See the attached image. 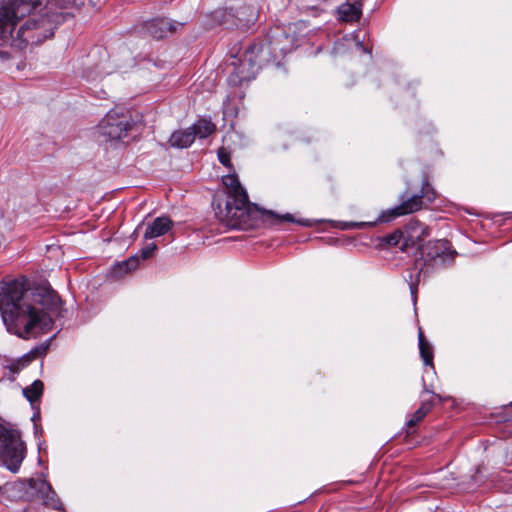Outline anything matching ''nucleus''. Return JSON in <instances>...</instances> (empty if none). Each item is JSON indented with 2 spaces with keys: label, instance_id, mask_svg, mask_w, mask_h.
I'll return each instance as SVG.
<instances>
[{
  "label": "nucleus",
  "instance_id": "nucleus-1",
  "mask_svg": "<svg viewBox=\"0 0 512 512\" xmlns=\"http://www.w3.org/2000/svg\"><path fill=\"white\" fill-rule=\"evenodd\" d=\"M62 301L49 286L26 288L13 280L0 292V313L7 330L22 338L51 330L54 318L63 316Z\"/></svg>",
  "mask_w": 512,
  "mask_h": 512
},
{
  "label": "nucleus",
  "instance_id": "nucleus-2",
  "mask_svg": "<svg viewBox=\"0 0 512 512\" xmlns=\"http://www.w3.org/2000/svg\"><path fill=\"white\" fill-rule=\"evenodd\" d=\"M46 0H11L0 7V46L23 50L29 43L40 44L54 35L65 20L63 13L37 14Z\"/></svg>",
  "mask_w": 512,
  "mask_h": 512
},
{
  "label": "nucleus",
  "instance_id": "nucleus-3",
  "mask_svg": "<svg viewBox=\"0 0 512 512\" xmlns=\"http://www.w3.org/2000/svg\"><path fill=\"white\" fill-rule=\"evenodd\" d=\"M222 182L227 189L225 210L226 217L231 227L244 229L251 225L250 221L256 218L257 214H260L266 219H273L275 223H282L283 221L294 222L293 216L289 213L279 216L273 211L260 210L256 207H252L247 192L241 186L236 175L224 176Z\"/></svg>",
  "mask_w": 512,
  "mask_h": 512
},
{
  "label": "nucleus",
  "instance_id": "nucleus-4",
  "mask_svg": "<svg viewBox=\"0 0 512 512\" xmlns=\"http://www.w3.org/2000/svg\"><path fill=\"white\" fill-rule=\"evenodd\" d=\"M456 255L457 252L452 248L451 242L446 239L429 241L421 246V257L416 259L414 267L409 270L406 277L411 294H416L421 275L426 276L451 265Z\"/></svg>",
  "mask_w": 512,
  "mask_h": 512
},
{
  "label": "nucleus",
  "instance_id": "nucleus-5",
  "mask_svg": "<svg viewBox=\"0 0 512 512\" xmlns=\"http://www.w3.org/2000/svg\"><path fill=\"white\" fill-rule=\"evenodd\" d=\"M26 455V448L18 432L0 424V458L11 472L19 471Z\"/></svg>",
  "mask_w": 512,
  "mask_h": 512
},
{
  "label": "nucleus",
  "instance_id": "nucleus-6",
  "mask_svg": "<svg viewBox=\"0 0 512 512\" xmlns=\"http://www.w3.org/2000/svg\"><path fill=\"white\" fill-rule=\"evenodd\" d=\"M261 51L258 44L249 45L240 57H233L229 64L232 71L228 77V83L232 86H239L243 82L254 79L257 66V55Z\"/></svg>",
  "mask_w": 512,
  "mask_h": 512
},
{
  "label": "nucleus",
  "instance_id": "nucleus-7",
  "mask_svg": "<svg viewBox=\"0 0 512 512\" xmlns=\"http://www.w3.org/2000/svg\"><path fill=\"white\" fill-rule=\"evenodd\" d=\"M133 124L127 114L109 111L98 126L99 134L110 141H118L128 136Z\"/></svg>",
  "mask_w": 512,
  "mask_h": 512
},
{
  "label": "nucleus",
  "instance_id": "nucleus-8",
  "mask_svg": "<svg viewBox=\"0 0 512 512\" xmlns=\"http://www.w3.org/2000/svg\"><path fill=\"white\" fill-rule=\"evenodd\" d=\"M400 200L401 203L399 205L383 212L378 220L380 222H389L399 216L417 212L425 207L418 193L409 195L405 192L400 196Z\"/></svg>",
  "mask_w": 512,
  "mask_h": 512
},
{
  "label": "nucleus",
  "instance_id": "nucleus-9",
  "mask_svg": "<svg viewBox=\"0 0 512 512\" xmlns=\"http://www.w3.org/2000/svg\"><path fill=\"white\" fill-rule=\"evenodd\" d=\"M405 242L401 246V250L405 251L409 247L419 245L425 237L429 235V228L416 219H411L404 227Z\"/></svg>",
  "mask_w": 512,
  "mask_h": 512
},
{
  "label": "nucleus",
  "instance_id": "nucleus-10",
  "mask_svg": "<svg viewBox=\"0 0 512 512\" xmlns=\"http://www.w3.org/2000/svg\"><path fill=\"white\" fill-rule=\"evenodd\" d=\"M28 484L30 488L37 489L39 493H41L43 503L46 506H49L55 510L60 509L61 502L48 482L44 480L38 481L35 479H29Z\"/></svg>",
  "mask_w": 512,
  "mask_h": 512
},
{
  "label": "nucleus",
  "instance_id": "nucleus-11",
  "mask_svg": "<svg viewBox=\"0 0 512 512\" xmlns=\"http://www.w3.org/2000/svg\"><path fill=\"white\" fill-rule=\"evenodd\" d=\"M145 28L155 39H163L176 31V26L165 18L151 20L146 23Z\"/></svg>",
  "mask_w": 512,
  "mask_h": 512
},
{
  "label": "nucleus",
  "instance_id": "nucleus-12",
  "mask_svg": "<svg viewBox=\"0 0 512 512\" xmlns=\"http://www.w3.org/2000/svg\"><path fill=\"white\" fill-rule=\"evenodd\" d=\"M173 226V222L168 217H157L151 224L146 228L144 238L152 239L167 233Z\"/></svg>",
  "mask_w": 512,
  "mask_h": 512
},
{
  "label": "nucleus",
  "instance_id": "nucleus-13",
  "mask_svg": "<svg viewBox=\"0 0 512 512\" xmlns=\"http://www.w3.org/2000/svg\"><path fill=\"white\" fill-rule=\"evenodd\" d=\"M234 9L238 20L237 29H248L256 22L258 14L253 6L241 5Z\"/></svg>",
  "mask_w": 512,
  "mask_h": 512
},
{
  "label": "nucleus",
  "instance_id": "nucleus-14",
  "mask_svg": "<svg viewBox=\"0 0 512 512\" xmlns=\"http://www.w3.org/2000/svg\"><path fill=\"white\" fill-rule=\"evenodd\" d=\"M195 140V132L191 128L175 131L169 138V144L175 148H187Z\"/></svg>",
  "mask_w": 512,
  "mask_h": 512
},
{
  "label": "nucleus",
  "instance_id": "nucleus-15",
  "mask_svg": "<svg viewBox=\"0 0 512 512\" xmlns=\"http://www.w3.org/2000/svg\"><path fill=\"white\" fill-rule=\"evenodd\" d=\"M213 18L221 25L229 29L237 28V16L234 8L218 9L213 12Z\"/></svg>",
  "mask_w": 512,
  "mask_h": 512
},
{
  "label": "nucleus",
  "instance_id": "nucleus-16",
  "mask_svg": "<svg viewBox=\"0 0 512 512\" xmlns=\"http://www.w3.org/2000/svg\"><path fill=\"white\" fill-rule=\"evenodd\" d=\"M434 406L433 400H423L420 407L411 415L406 423L408 429L421 422Z\"/></svg>",
  "mask_w": 512,
  "mask_h": 512
},
{
  "label": "nucleus",
  "instance_id": "nucleus-17",
  "mask_svg": "<svg viewBox=\"0 0 512 512\" xmlns=\"http://www.w3.org/2000/svg\"><path fill=\"white\" fill-rule=\"evenodd\" d=\"M44 384L41 380H35L31 385L23 389V395L34 407L43 394Z\"/></svg>",
  "mask_w": 512,
  "mask_h": 512
},
{
  "label": "nucleus",
  "instance_id": "nucleus-18",
  "mask_svg": "<svg viewBox=\"0 0 512 512\" xmlns=\"http://www.w3.org/2000/svg\"><path fill=\"white\" fill-rule=\"evenodd\" d=\"M418 340L420 356L423 359L424 364L427 366H432L434 357L433 348L430 345V343L426 340L421 329L419 330Z\"/></svg>",
  "mask_w": 512,
  "mask_h": 512
},
{
  "label": "nucleus",
  "instance_id": "nucleus-19",
  "mask_svg": "<svg viewBox=\"0 0 512 512\" xmlns=\"http://www.w3.org/2000/svg\"><path fill=\"white\" fill-rule=\"evenodd\" d=\"M190 128L193 130V132H195V138H206L216 130L215 124L206 119L198 120Z\"/></svg>",
  "mask_w": 512,
  "mask_h": 512
},
{
  "label": "nucleus",
  "instance_id": "nucleus-20",
  "mask_svg": "<svg viewBox=\"0 0 512 512\" xmlns=\"http://www.w3.org/2000/svg\"><path fill=\"white\" fill-rule=\"evenodd\" d=\"M360 14L358 8L353 4L345 3L339 7L340 18L345 22L358 21Z\"/></svg>",
  "mask_w": 512,
  "mask_h": 512
},
{
  "label": "nucleus",
  "instance_id": "nucleus-21",
  "mask_svg": "<svg viewBox=\"0 0 512 512\" xmlns=\"http://www.w3.org/2000/svg\"><path fill=\"white\" fill-rule=\"evenodd\" d=\"M421 196L422 202L425 206L434 202L437 197V193L433 186L430 184L428 178L425 176L422 180L421 190L418 193Z\"/></svg>",
  "mask_w": 512,
  "mask_h": 512
},
{
  "label": "nucleus",
  "instance_id": "nucleus-22",
  "mask_svg": "<svg viewBox=\"0 0 512 512\" xmlns=\"http://www.w3.org/2000/svg\"><path fill=\"white\" fill-rule=\"evenodd\" d=\"M139 263H140L139 256L137 254L133 255V256L129 257L128 259L118 263L114 267V273L116 275L120 276L122 274L131 272V271L137 269V267L139 266Z\"/></svg>",
  "mask_w": 512,
  "mask_h": 512
},
{
  "label": "nucleus",
  "instance_id": "nucleus-23",
  "mask_svg": "<svg viewBox=\"0 0 512 512\" xmlns=\"http://www.w3.org/2000/svg\"><path fill=\"white\" fill-rule=\"evenodd\" d=\"M405 242V234L402 230H396L393 233L386 235L382 238V243L387 246H399Z\"/></svg>",
  "mask_w": 512,
  "mask_h": 512
},
{
  "label": "nucleus",
  "instance_id": "nucleus-24",
  "mask_svg": "<svg viewBox=\"0 0 512 512\" xmlns=\"http://www.w3.org/2000/svg\"><path fill=\"white\" fill-rule=\"evenodd\" d=\"M33 359V356L26 355L21 359H18L17 361L10 364L9 369L13 373H18L21 369H23L25 366H27L31 360Z\"/></svg>",
  "mask_w": 512,
  "mask_h": 512
},
{
  "label": "nucleus",
  "instance_id": "nucleus-25",
  "mask_svg": "<svg viewBox=\"0 0 512 512\" xmlns=\"http://www.w3.org/2000/svg\"><path fill=\"white\" fill-rule=\"evenodd\" d=\"M217 156H218V160L221 164H223L224 166H226L228 168H230L232 166L230 151L227 148H225V147L219 148L218 152H217Z\"/></svg>",
  "mask_w": 512,
  "mask_h": 512
},
{
  "label": "nucleus",
  "instance_id": "nucleus-26",
  "mask_svg": "<svg viewBox=\"0 0 512 512\" xmlns=\"http://www.w3.org/2000/svg\"><path fill=\"white\" fill-rule=\"evenodd\" d=\"M55 3L60 8H80L83 5L82 0H55Z\"/></svg>",
  "mask_w": 512,
  "mask_h": 512
},
{
  "label": "nucleus",
  "instance_id": "nucleus-27",
  "mask_svg": "<svg viewBox=\"0 0 512 512\" xmlns=\"http://www.w3.org/2000/svg\"><path fill=\"white\" fill-rule=\"evenodd\" d=\"M157 249L155 243H148L145 247L140 250V256L143 260L149 259L154 251Z\"/></svg>",
  "mask_w": 512,
  "mask_h": 512
},
{
  "label": "nucleus",
  "instance_id": "nucleus-28",
  "mask_svg": "<svg viewBox=\"0 0 512 512\" xmlns=\"http://www.w3.org/2000/svg\"><path fill=\"white\" fill-rule=\"evenodd\" d=\"M11 58V53L8 50L0 49V60L6 61Z\"/></svg>",
  "mask_w": 512,
  "mask_h": 512
},
{
  "label": "nucleus",
  "instance_id": "nucleus-29",
  "mask_svg": "<svg viewBox=\"0 0 512 512\" xmlns=\"http://www.w3.org/2000/svg\"><path fill=\"white\" fill-rule=\"evenodd\" d=\"M376 224V222H359V223H353L352 225L357 228H364V227H372Z\"/></svg>",
  "mask_w": 512,
  "mask_h": 512
},
{
  "label": "nucleus",
  "instance_id": "nucleus-30",
  "mask_svg": "<svg viewBox=\"0 0 512 512\" xmlns=\"http://www.w3.org/2000/svg\"><path fill=\"white\" fill-rule=\"evenodd\" d=\"M357 46L359 47V49H361L364 53H371V49L364 46L362 42L358 41L357 42Z\"/></svg>",
  "mask_w": 512,
  "mask_h": 512
},
{
  "label": "nucleus",
  "instance_id": "nucleus-31",
  "mask_svg": "<svg viewBox=\"0 0 512 512\" xmlns=\"http://www.w3.org/2000/svg\"><path fill=\"white\" fill-rule=\"evenodd\" d=\"M297 222L299 224H301V225H304V226H308L309 225L308 221H297Z\"/></svg>",
  "mask_w": 512,
  "mask_h": 512
},
{
  "label": "nucleus",
  "instance_id": "nucleus-32",
  "mask_svg": "<svg viewBox=\"0 0 512 512\" xmlns=\"http://www.w3.org/2000/svg\"><path fill=\"white\" fill-rule=\"evenodd\" d=\"M423 393H433V392L430 391L429 389H427V387L424 385Z\"/></svg>",
  "mask_w": 512,
  "mask_h": 512
},
{
  "label": "nucleus",
  "instance_id": "nucleus-33",
  "mask_svg": "<svg viewBox=\"0 0 512 512\" xmlns=\"http://www.w3.org/2000/svg\"><path fill=\"white\" fill-rule=\"evenodd\" d=\"M39 417V412L37 414H34L33 417H32V420L35 421V419Z\"/></svg>",
  "mask_w": 512,
  "mask_h": 512
},
{
  "label": "nucleus",
  "instance_id": "nucleus-34",
  "mask_svg": "<svg viewBox=\"0 0 512 512\" xmlns=\"http://www.w3.org/2000/svg\"><path fill=\"white\" fill-rule=\"evenodd\" d=\"M23 512H35V511H33L32 509H25V510H23Z\"/></svg>",
  "mask_w": 512,
  "mask_h": 512
},
{
  "label": "nucleus",
  "instance_id": "nucleus-35",
  "mask_svg": "<svg viewBox=\"0 0 512 512\" xmlns=\"http://www.w3.org/2000/svg\"><path fill=\"white\" fill-rule=\"evenodd\" d=\"M436 397H437L440 401L442 400V398H441V396H440V395H436Z\"/></svg>",
  "mask_w": 512,
  "mask_h": 512
}]
</instances>
